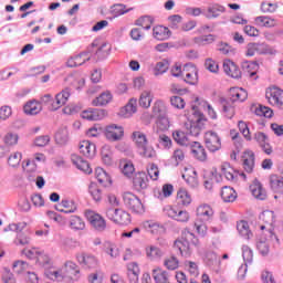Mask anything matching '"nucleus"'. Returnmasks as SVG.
I'll list each match as a JSON object with an SVG mask.
<instances>
[{"label": "nucleus", "instance_id": "nucleus-1", "mask_svg": "<svg viewBox=\"0 0 283 283\" xmlns=\"http://www.w3.org/2000/svg\"><path fill=\"white\" fill-rule=\"evenodd\" d=\"M27 255L30 259L36 255V262L40 264V266H43V269H45L44 275L49 280H52L53 282H63V280H65V273L63 272V270H56L52 268V259L45 252L29 250Z\"/></svg>", "mask_w": 283, "mask_h": 283}, {"label": "nucleus", "instance_id": "nucleus-2", "mask_svg": "<svg viewBox=\"0 0 283 283\" xmlns=\"http://www.w3.org/2000/svg\"><path fill=\"white\" fill-rule=\"evenodd\" d=\"M198 237L186 229L182 231L181 238L175 240L174 249L178 251L182 258H189V255H191V247H198Z\"/></svg>", "mask_w": 283, "mask_h": 283}, {"label": "nucleus", "instance_id": "nucleus-3", "mask_svg": "<svg viewBox=\"0 0 283 283\" xmlns=\"http://www.w3.org/2000/svg\"><path fill=\"white\" fill-rule=\"evenodd\" d=\"M71 95L70 87H66L55 95V101L51 94H45L41 97V103H43V105H51V112H56V109H61V107L67 103Z\"/></svg>", "mask_w": 283, "mask_h": 283}, {"label": "nucleus", "instance_id": "nucleus-4", "mask_svg": "<svg viewBox=\"0 0 283 283\" xmlns=\"http://www.w3.org/2000/svg\"><path fill=\"white\" fill-rule=\"evenodd\" d=\"M106 217L115 224L127 226L132 222L129 213L118 208H108L106 210Z\"/></svg>", "mask_w": 283, "mask_h": 283}, {"label": "nucleus", "instance_id": "nucleus-5", "mask_svg": "<svg viewBox=\"0 0 283 283\" xmlns=\"http://www.w3.org/2000/svg\"><path fill=\"white\" fill-rule=\"evenodd\" d=\"M85 218L88 220L92 229H94V231H97L98 233H103V231H105V229H107V221L105 220V218H103V216L92 211V210H87L85 212Z\"/></svg>", "mask_w": 283, "mask_h": 283}, {"label": "nucleus", "instance_id": "nucleus-6", "mask_svg": "<svg viewBox=\"0 0 283 283\" xmlns=\"http://www.w3.org/2000/svg\"><path fill=\"white\" fill-rule=\"evenodd\" d=\"M123 200L125 207L133 211V213H145V207L143 206V201H140L136 195L132 192H124Z\"/></svg>", "mask_w": 283, "mask_h": 283}, {"label": "nucleus", "instance_id": "nucleus-7", "mask_svg": "<svg viewBox=\"0 0 283 283\" xmlns=\"http://www.w3.org/2000/svg\"><path fill=\"white\" fill-rule=\"evenodd\" d=\"M205 145L212 153L220 151L222 149V139L218 133L209 130L205 134Z\"/></svg>", "mask_w": 283, "mask_h": 283}, {"label": "nucleus", "instance_id": "nucleus-8", "mask_svg": "<svg viewBox=\"0 0 283 283\" xmlns=\"http://www.w3.org/2000/svg\"><path fill=\"white\" fill-rule=\"evenodd\" d=\"M164 216H167V218L176 220L177 222H189V212L186 210H179L171 206H166L164 208Z\"/></svg>", "mask_w": 283, "mask_h": 283}, {"label": "nucleus", "instance_id": "nucleus-9", "mask_svg": "<svg viewBox=\"0 0 283 283\" xmlns=\"http://www.w3.org/2000/svg\"><path fill=\"white\" fill-rule=\"evenodd\" d=\"M78 264L82 265V269L92 271V269H98V259L94 254L90 253H80L76 255Z\"/></svg>", "mask_w": 283, "mask_h": 283}, {"label": "nucleus", "instance_id": "nucleus-10", "mask_svg": "<svg viewBox=\"0 0 283 283\" xmlns=\"http://www.w3.org/2000/svg\"><path fill=\"white\" fill-rule=\"evenodd\" d=\"M265 97L268 98L270 105L274 107H279V109H283V91L277 87H272L265 93Z\"/></svg>", "mask_w": 283, "mask_h": 283}, {"label": "nucleus", "instance_id": "nucleus-11", "mask_svg": "<svg viewBox=\"0 0 283 283\" xmlns=\"http://www.w3.org/2000/svg\"><path fill=\"white\" fill-rule=\"evenodd\" d=\"M105 136L111 143H116L117 140H122L123 136H125V129L123 126L112 124L105 128Z\"/></svg>", "mask_w": 283, "mask_h": 283}, {"label": "nucleus", "instance_id": "nucleus-12", "mask_svg": "<svg viewBox=\"0 0 283 283\" xmlns=\"http://www.w3.org/2000/svg\"><path fill=\"white\" fill-rule=\"evenodd\" d=\"M205 123H207V118L201 115L197 119L186 123V129L190 136H200L205 129Z\"/></svg>", "mask_w": 283, "mask_h": 283}, {"label": "nucleus", "instance_id": "nucleus-13", "mask_svg": "<svg viewBox=\"0 0 283 283\" xmlns=\"http://www.w3.org/2000/svg\"><path fill=\"white\" fill-rule=\"evenodd\" d=\"M182 76L188 85L198 84V69L196 65L191 63L185 64L182 69Z\"/></svg>", "mask_w": 283, "mask_h": 283}, {"label": "nucleus", "instance_id": "nucleus-14", "mask_svg": "<svg viewBox=\"0 0 283 283\" xmlns=\"http://www.w3.org/2000/svg\"><path fill=\"white\" fill-rule=\"evenodd\" d=\"M255 54H273V49L265 43L248 44L247 56H255Z\"/></svg>", "mask_w": 283, "mask_h": 283}, {"label": "nucleus", "instance_id": "nucleus-15", "mask_svg": "<svg viewBox=\"0 0 283 283\" xmlns=\"http://www.w3.org/2000/svg\"><path fill=\"white\" fill-rule=\"evenodd\" d=\"M221 174L222 176H224V178L230 180V182H235L238 180V176H241L243 180H247V175L244 172L240 174L239 171L233 169V167H231L229 163L222 164Z\"/></svg>", "mask_w": 283, "mask_h": 283}, {"label": "nucleus", "instance_id": "nucleus-16", "mask_svg": "<svg viewBox=\"0 0 283 283\" xmlns=\"http://www.w3.org/2000/svg\"><path fill=\"white\" fill-rule=\"evenodd\" d=\"M260 218L265 223V226L260 227L261 231L268 229L270 235H273V224H275V212L271 210H264Z\"/></svg>", "mask_w": 283, "mask_h": 283}, {"label": "nucleus", "instance_id": "nucleus-17", "mask_svg": "<svg viewBox=\"0 0 283 283\" xmlns=\"http://www.w3.org/2000/svg\"><path fill=\"white\" fill-rule=\"evenodd\" d=\"M133 187L135 191H145L149 187V177L146 172H137L133 178Z\"/></svg>", "mask_w": 283, "mask_h": 283}, {"label": "nucleus", "instance_id": "nucleus-18", "mask_svg": "<svg viewBox=\"0 0 283 283\" xmlns=\"http://www.w3.org/2000/svg\"><path fill=\"white\" fill-rule=\"evenodd\" d=\"M213 208L209 205H201L197 208V220L202 222H211L213 220Z\"/></svg>", "mask_w": 283, "mask_h": 283}, {"label": "nucleus", "instance_id": "nucleus-19", "mask_svg": "<svg viewBox=\"0 0 283 283\" xmlns=\"http://www.w3.org/2000/svg\"><path fill=\"white\" fill-rule=\"evenodd\" d=\"M223 72L231 78H240V76H242V71H240V67L231 60H226L223 62Z\"/></svg>", "mask_w": 283, "mask_h": 283}, {"label": "nucleus", "instance_id": "nucleus-20", "mask_svg": "<svg viewBox=\"0 0 283 283\" xmlns=\"http://www.w3.org/2000/svg\"><path fill=\"white\" fill-rule=\"evenodd\" d=\"M145 253L147 260H150V262H157V260H160L165 255V252L155 244L146 245Z\"/></svg>", "mask_w": 283, "mask_h": 283}, {"label": "nucleus", "instance_id": "nucleus-21", "mask_svg": "<svg viewBox=\"0 0 283 283\" xmlns=\"http://www.w3.org/2000/svg\"><path fill=\"white\" fill-rule=\"evenodd\" d=\"M81 116L84 120H102V118H105V111L98 108H90L83 111Z\"/></svg>", "mask_w": 283, "mask_h": 283}, {"label": "nucleus", "instance_id": "nucleus-22", "mask_svg": "<svg viewBox=\"0 0 283 283\" xmlns=\"http://www.w3.org/2000/svg\"><path fill=\"white\" fill-rule=\"evenodd\" d=\"M78 149L85 158H94L96 156V145L90 140L81 142Z\"/></svg>", "mask_w": 283, "mask_h": 283}, {"label": "nucleus", "instance_id": "nucleus-23", "mask_svg": "<svg viewBox=\"0 0 283 283\" xmlns=\"http://www.w3.org/2000/svg\"><path fill=\"white\" fill-rule=\"evenodd\" d=\"M249 98V93L242 87L230 88V101L232 103H244Z\"/></svg>", "mask_w": 283, "mask_h": 283}, {"label": "nucleus", "instance_id": "nucleus-24", "mask_svg": "<svg viewBox=\"0 0 283 283\" xmlns=\"http://www.w3.org/2000/svg\"><path fill=\"white\" fill-rule=\"evenodd\" d=\"M55 209L60 213H76L78 206L72 200L63 199L60 205L55 206Z\"/></svg>", "mask_w": 283, "mask_h": 283}, {"label": "nucleus", "instance_id": "nucleus-25", "mask_svg": "<svg viewBox=\"0 0 283 283\" xmlns=\"http://www.w3.org/2000/svg\"><path fill=\"white\" fill-rule=\"evenodd\" d=\"M138 107V99L130 98L129 102L120 109V116L124 118H132L136 114Z\"/></svg>", "mask_w": 283, "mask_h": 283}, {"label": "nucleus", "instance_id": "nucleus-26", "mask_svg": "<svg viewBox=\"0 0 283 283\" xmlns=\"http://www.w3.org/2000/svg\"><path fill=\"white\" fill-rule=\"evenodd\" d=\"M243 168L247 174H251L253 171V167H255V155L251 150H247L242 156Z\"/></svg>", "mask_w": 283, "mask_h": 283}, {"label": "nucleus", "instance_id": "nucleus-27", "mask_svg": "<svg viewBox=\"0 0 283 283\" xmlns=\"http://www.w3.org/2000/svg\"><path fill=\"white\" fill-rule=\"evenodd\" d=\"M71 160L73 165L76 166L80 171H84V174H92V168L90 167V164L87 160L83 159V157L74 154L71 156Z\"/></svg>", "mask_w": 283, "mask_h": 283}, {"label": "nucleus", "instance_id": "nucleus-28", "mask_svg": "<svg viewBox=\"0 0 283 283\" xmlns=\"http://www.w3.org/2000/svg\"><path fill=\"white\" fill-rule=\"evenodd\" d=\"M189 147H191V153L195 158H197V160H200L201 163H205V160H207V150H205L202 144L198 142H192Z\"/></svg>", "mask_w": 283, "mask_h": 283}, {"label": "nucleus", "instance_id": "nucleus-29", "mask_svg": "<svg viewBox=\"0 0 283 283\" xmlns=\"http://www.w3.org/2000/svg\"><path fill=\"white\" fill-rule=\"evenodd\" d=\"M90 54L87 52L80 53L78 55H75L67 60L66 65L67 67H80V65H83L86 63V61H90Z\"/></svg>", "mask_w": 283, "mask_h": 283}, {"label": "nucleus", "instance_id": "nucleus-30", "mask_svg": "<svg viewBox=\"0 0 283 283\" xmlns=\"http://www.w3.org/2000/svg\"><path fill=\"white\" fill-rule=\"evenodd\" d=\"M113 98L114 95H112V92L105 91L93 99L92 105H94V107H105V105H109V102L113 101Z\"/></svg>", "mask_w": 283, "mask_h": 283}, {"label": "nucleus", "instance_id": "nucleus-31", "mask_svg": "<svg viewBox=\"0 0 283 283\" xmlns=\"http://www.w3.org/2000/svg\"><path fill=\"white\" fill-rule=\"evenodd\" d=\"M153 36L157 41H167L171 36V31L167 27L157 25L153 29Z\"/></svg>", "mask_w": 283, "mask_h": 283}, {"label": "nucleus", "instance_id": "nucleus-32", "mask_svg": "<svg viewBox=\"0 0 283 283\" xmlns=\"http://www.w3.org/2000/svg\"><path fill=\"white\" fill-rule=\"evenodd\" d=\"M224 12V7L218 3L211 4L208 9L203 12L206 19H218Z\"/></svg>", "mask_w": 283, "mask_h": 283}, {"label": "nucleus", "instance_id": "nucleus-33", "mask_svg": "<svg viewBox=\"0 0 283 283\" xmlns=\"http://www.w3.org/2000/svg\"><path fill=\"white\" fill-rule=\"evenodd\" d=\"M43 106L41 102L36 99H32L24 105V113L29 114L30 116H36V114H41Z\"/></svg>", "mask_w": 283, "mask_h": 283}, {"label": "nucleus", "instance_id": "nucleus-34", "mask_svg": "<svg viewBox=\"0 0 283 283\" xmlns=\"http://www.w3.org/2000/svg\"><path fill=\"white\" fill-rule=\"evenodd\" d=\"M172 138L178 145H182L185 147H189L193 143V140H190L189 135L182 130H175L172 133Z\"/></svg>", "mask_w": 283, "mask_h": 283}, {"label": "nucleus", "instance_id": "nucleus-35", "mask_svg": "<svg viewBox=\"0 0 283 283\" xmlns=\"http://www.w3.org/2000/svg\"><path fill=\"white\" fill-rule=\"evenodd\" d=\"M221 199L223 200V202H235V200L238 199V192H235V189L229 186H224L221 189Z\"/></svg>", "mask_w": 283, "mask_h": 283}, {"label": "nucleus", "instance_id": "nucleus-36", "mask_svg": "<svg viewBox=\"0 0 283 283\" xmlns=\"http://www.w3.org/2000/svg\"><path fill=\"white\" fill-rule=\"evenodd\" d=\"M250 191L256 200H266V191H264V188H262V184L259 181H254L250 186Z\"/></svg>", "mask_w": 283, "mask_h": 283}, {"label": "nucleus", "instance_id": "nucleus-37", "mask_svg": "<svg viewBox=\"0 0 283 283\" xmlns=\"http://www.w3.org/2000/svg\"><path fill=\"white\" fill-rule=\"evenodd\" d=\"M95 178L103 187H107V185H112V178L105 171V169L98 167L95 169Z\"/></svg>", "mask_w": 283, "mask_h": 283}, {"label": "nucleus", "instance_id": "nucleus-38", "mask_svg": "<svg viewBox=\"0 0 283 283\" xmlns=\"http://www.w3.org/2000/svg\"><path fill=\"white\" fill-rule=\"evenodd\" d=\"M270 187L274 193H283V177L277 175L270 176Z\"/></svg>", "mask_w": 283, "mask_h": 283}, {"label": "nucleus", "instance_id": "nucleus-39", "mask_svg": "<svg viewBox=\"0 0 283 283\" xmlns=\"http://www.w3.org/2000/svg\"><path fill=\"white\" fill-rule=\"evenodd\" d=\"M191 195L187 189L180 188L177 192V202L181 205V207H189L191 205Z\"/></svg>", "mask_w": 283, "mask_h": 283}, {"label": "nucleus", "instance_id": "nucleus-40", "mask_svg": "<svg viewBox=\"0 0 283 283\" xmlns=\"http://www.w3.org/2000/svg\"><path fill=\"white\" fill-rule=\"evenodd\" d=\"M153 116L154 118H160L163 116H167V106H165V102L157 99L153 105Z\"/></svg>", "mask_w": 283, "mask_h": 283}, {"label": "nucleus", "instance_id": "nucleus-41", "mask_svg": "<svg viewBox=\"0 0 283 283\" xmlns=\"http://www.w3.org/2000/svg\"><path fill=\"white\" fill-rule=\"evenodd\" d=\"M153 277L156 283H171L169 281V273L160 268L153 270Z\"/></svg>", "mask_w": 283, "mask_h": 283}, {"label": "nucleus", "instance_id": "nucleus-42", "mask_svg": "<svg viewBox=\"0 0 283 283\" xmlns=\"http://www.w3.org/2000/svg\"><path fill=\"white\" fill-rule=\"evenodd\" d=\"M65 270H62L65 277L63 280H67V277H76V275H78L81 273V271L78 270V266L76 265V263L72 262V261H67L65 263Z\"/></svg>", "mask_w": 283, "mask_h": 283}, {"label": "nucleus", "instance_id": "nucleus-43", "mask_svg": "<svg viewBox=\"0 0 283 283\" xmlns=\"http://www.w3.org/2000/svg\"><path fill=\"white\" fill-rule=\"evenodd\" d=\"M151 101H154L151 91H144L139 96V106L144 109H149V107H151Z\"/></svg>", "mask_w": 283, "mask_h": 283}, {"label": "nucleus", "instance_id": "nucleus-44", "mask_svg": "<svg viewBox=\"0 0 283 283\" xmlns=\"http://www.w3.org/2000/svg\"><path fill=\"white\" fill-rule=\"evenodd\" d=\"M237 231L245 240H251V237L253 235V233L251 232V229L249 228V222H247V221L238 222L237 223Z\"/></svg>", "mask_w": 283, "mask_h": 283}, {"label": "nucleus", "instance_id": "nucleus-45", "mask_svg": "<svg viewBox=\"0 0 283 283\" xmlns=\"http://www.w3.org/2000/svg\"><path fill=\"white\" fill-rule=\"evenodd\" d=\"M70 140V133L66 127L60 128L55 134V143L57 145H67Z\"/></svg>", "mask_w": 283, "mask_h": 283}, {"label": "nucleus", "instance_id": "nucleus-46", "mask_svg": "<svg viewBox=\"0 0 283 283\" xmlns=\"http://www.w3.org/2000/svg\"><path fill=\"white\" fill-rule=\"evenodd\" d=\"M256 25L261 28H275V19H272L266 15H259L254 19Z\"/></svg>", "mask_w": 283, "mask_h": 283}, {"label": "nucleus", "instance_id": "nucleus-47", "mask_svg": "<svg viewBox=\"0 0 283 283\" xmlns=\"http://www.w3.org/2000/svg\"><path fill=\"white\" fill-rule=\"evenodd\" d=\"M138 154L144 158H156V149L151 145L144 144V146L137 148Z\"/></svg>", "mask_w": 283, "mask_h": 283}, {"label": "nucleus", "instance_id": "nucleus-48", "mask_svg": "<svg viewBox=\"0 0 283 283\" xmlns=\"http://www.w3.org/2000/svg\"><path fill=\"white\" fill-rule=\"evenodd\" d=\"M65 81L72 85L75 90H82L85 87V78L76 75H67Z\"/></svg>", "mask_w": 283, "mask_h": 283}, {"label": "nucleus", "instance_id": "nucleus-49", "mask_svg": "<svg viewBox=\"0 0 283 283\" xmlns=\"http://www.w3.org/2000/svg\"><path fill=\"white\" fill-rule=\"evenodd\" d=\"M144 227L149 233H153V235H158L159 233H163L165 231V228L160 226L158 222L148 221L144 223Z\"/></svg>", "mask_w": 283, "mask_h": 283}, {"label": "nucleus", "instance_id": "nucleus-50", "mask_svg": "<svg viewBox=\"0 0 283 283\" xmlns=\"http://www.w3.org/2000/svg\"><path fill=\"white\" fill-rule=\"evenodd\" d=\"M119 168L122 169V174H124V176H132V174L135 171L134 164L127 159L120 160Z\"/></svg>", "mask_w": 283, "mask_h": 283}, {"label": "nucleus", "instance_id": "nucleus-51", "mask_svg": "<svg viewBox=\"0 0 283 283\" xmlns=\"http://www.w3.org/2000/svg\"><path fill=\"white\" fill-rule=\"evenodd\" d=\"M132 138L137 147V149H139V147H143L144 145H146L147 142V136L143 133V132H134L132 135Z\"/></svg>", "mask_w": 283, "mask_h": 283}, {"label": "nucleus", "instance_id": "nucleus-52", "mask_svg": "<svg viewBox=\"0 0 283 283\" xmlns=\"http://www.w3.org/2000/svg\"><path fill=\"white\" fill-rule=\"evenodd\" d=\"M70 227L75 231H83V229H85V221L78 216H72L70 219Z\"/></svg>", "mask_w": 283, "mask_h": 283}, {"label": "nucleus", "instance_id": "nucleus-53", "mask_svg": "<svg viewBox=\"0 0 283 283\" xmlns=\"http://www.w3.org/2000/svg\"><path fill=\"white\" fill-rule=\"evenodd\" d=\"M154 23V19L149 15H144L136 20L135 25L143 28L144 30H151V24Z\"/></svg>", "mask_w": 283, "mask_h": 283}, {"label": "nucleus", "instance_id": "nucleus-54", "mask_svg": "<svg viewBox=\"0 0 283 283\" xmlns=\"http://www.w3.org/2000/svg\"><path fill=\"white\" fill-rule=\"evenodd\" d=\"M104 253H106L111 258H118L119 255L118 247H116V244L109 241H106L104 243Z\"/></svg>", "mask_w": 283, "mask_h": 283}, {"label": "nucleus", "instance_id": "nucleus-55", "mask_svg": "<svg viewBox=\"0 0 283 283\" xmlns=\"http://www.w3.org/2000/svg\"><path fill=\"white\" fill-rule=\"evenodd\" d=\"M88 193L92 196L95 202H101V200H103V192L98 189V186L96 184L90 185Z\"/></svg>", "mask_w": 283, "mask_h": 283}, {"label": "nucleus", "instance_id": "nucleus-56", "mask_svg": "<svg viewBox=\"0 0 283 283\" xmlns=\"http://www.w3.org/2000/svg\"><path fill=\"white\" fill-rule=\"evenodd\" d=\"M169 70V62L167 60H163L157 62L154 69L155 76H160V74H165Z\"/></svg>", "mask_w": 283, "mask_h": 283}, {"label": "nucleus", "instance_id": "nucleus-57", "mask_svg": "<svg viewBox=\"0 0 283 283\" xmlns=\"http://www.w3.org/2000/svg\"><path fill=\"white\" fill-rule=\"evenodd\" d=\"M22 158H23V155L19 151L11 154L8 158L9 167H13V168L19 167V165H21Z\"/></svg>", "mask_w": 283, "mask_h": 283}, {"label": "nucleus", "instance_id": "nucleus-58", "mask_svg": "<svg viewBox=\"0 0 283 283\" xmlns=\"http://www.w3.org/2000/svg\"><path fill=\"white\" fill-rule=\"evenodd\" d=\"M254 114L256 116H264V118H272L273 117V109H271L270 107L263 106V105H259L255 108Z\"/></svg>", "mask_w": 283, "mask_h": 283}, {"label": "nucleus", "instance_id": "nucleus-59", "mask_svg": "<svg viewBox=\"0 0 283 283\" xmlns=\"http://www.w3.org/2000/svg\"><path fill=\"white\" fill-rule=\"evenodd\" d=\"M3 143L8 145V147H12L19 143V135L15 133H7L3 137Z\"/></svg>", "mask_w": 283, "mask_h": 283}, {"label": "nucleus", "instance_id": "nucleus-60", "mask_svg": "<svg viewBox=\"0 0 283 283\" xmlns=\"http://www.w3.org/2000/svg\"><path fill=\"white\" fill-rule=\"evenodd\" d=\"M242 258L244 264H251L253 262V250L249 248V245H243L242 247Z\"/></svg>", "mask_w": 283, "mask_h": 283}, {"label": "nucleus", "instance_id": "nucleus-61", "mask_svg": "<svg viewBox=\"0 0 283 283\" xmlns=\"http://www.w3.org/2000/svg\"><path fill=\"white\" fill-rule=\"evenodd\" d=\"M180 262L178 261V259L176 256H170L167 258L164 261V266H166V269H168L169 271H176V269H178Z\"/></svg>", "mask_w": 283, "mask_h": 283}, {"label": "nucleus", "instance_id": "nucleus-62", "mask_svg": "<svg viewBox=\"0 0 283 283\" xmlns=\"http://www.w3.org/2000/svg\"><path fill=\"white\" fill-rule=\"evenodd\" d=\"M156 124L160 132H167V129H169V117H167V115L157 117Z\"/></svg>", "mask_w": 283, "mask_h": 283}, {"label": "nucleus", "instance_id": "nucleus-63", "mask_svg": "<svg viewBox=\"0 0 283 283\" xmlns=\"http://www.w3.org/2000/svg\"><path fill=\"white\" fill-rule=\"evenodd\" d=\"M171 158L176 165H180V163L185 161V150L182 148L175 149Z\"/></svg>", "mask_w": 283, "mask_h": 283}, {"label": "nucleus", "instance_id": "nucleus-64", "mask_svg": "<svg viewBox=\"0 0 283 283\" xmlns=\"http://www.w3.org/2000/svg\"><path fill=\"white\" fill-rule=\"evenodd\" d=\"M88 283H103L102 272H94L87 276Z\"/></svg>", "mask_w": 283, "mask_h": 283}]
</instances>
